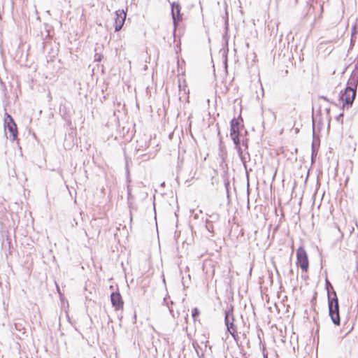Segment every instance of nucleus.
Returning <instances> with one entry per match:
<instances>
[{
    "mask_svg": "<svg viewBox=\"0 0 358 358\" xmlns=\"http://www.w3.org/2000/svg\"><path fill=\"white\" fill-rule=\"evenodd\" d=\"M320 145V138L315 133V123H313V142H312V158L315 155L317 148Z\"/></svg>",
    "mask_w": 358,
    "mask_h": 358,
    "instance_id": "obj_11",
    "label": "nucleus"
},
{
    "mask_svg": "<svg viewBox=\"0 0 358 358\" xmlns=\"http://www.w3.org/2000/svg\"><path fill=\"white\" fill-rule=\"evenodd\" d=\"M125 159H126V169H127V171L129 172V170H128V159H127V157H125Z\"/></svg>",
    "mask_w": 358,
    "mask_h": 358,
    "instance_id": "obj_28",
    "label": "nucleus"
},
{
    "mask_svg": "<svg viewBox=\"0 0 358 358\" xmlns=\"http://www.w3.org/2000/svg\"><path fill=\"white\" fill-rule=\"evenodd\" d=\"M358 86V72L352 71L351 75L347 82L346 87H350L352 90L357 91Z\"/></svg>",
    "mask_w": 358,
    "mask_h": 358,
    "instance_id": "obj_10",
    "label": "nucleus"
},
{
    "mask_svg": "<svg viewBox=\"0 0 358 358\" xmlns=\"http://www.w3.org/2000/svg\"><path fill=\"white\" fill-rule=\"evenodd\" d=\"M164 303H166V306H168L169 309V312L171 313V314H172V315L173 316V309L169 307V303L168 302L166 301V297H164Z\"/></svg>",
    "mask_w": 358,
    "mask_h": 358,
    "instance_id": "obj_24",
    "label": "nucleus"
},
{
    "mask_svg": "<svg viewBox=\"0 0 358 358\" xmlns=\"http://www.w3.org/2000/svg\"><path fill=\"white\" fill-rule=\"evenodd\" d=\"M241 145H242V148H244L243 150V151L248 150V138H243L242 139V142L241 143Z\"/></svg>",
    "mask_w": 358,
    "mask_h": 358,
    "instance_id": "obj_19",
    "label": "nucleus"
},
{
    "mask_svg": "<svg viewBox=\"0 0 358 358\" xmlns=\"http://www.w3.org/2000/svg\"><path fill=\"white\" fill-rule=\"evenodd\" d=\"M207 343H208V341H206L205 342L201 341V344H204L205 349H206V348H207Z\"/></svg>",
    "mask_w": 358,
    "mask_h": 358,
    "instance_id": "obj_30",
    "label": "nucleus"
},
{
    "mask_svg": "<svg viewBox=\"0 0 358 358\" xmlns=\"http://www.w3.org/2000/svg\"><path fill=\"white\" fill-rule=\"evenodd\" d=\"M224 324L227 327V331L229 332L235 341L238 342V335L237 327L234 324V317L233 314V307L231 306L228 310H225L224 313Z\"/></svg>",
    "mask_w": 358,
    "mask_h": 358,
    "instance_id": "obj_2",
    "label": "nucleus"
},
{
    "mask_svg": "<svg viewBox=\"0 0 358 358\" xmlns=\"http://www.w3.org/2000/svg\"><path fill=\"white\" fill-rule=\"evenodd\" d=\"M227 52H228V48H227L226 50H224L223 53H222V55L224 57V65L225 69L227 68Z\"/></svg>",
    "mask_w": 358,
    "mask_h": 358,
    "instance_id": "obj_21",
    "label": "nucleus"
},
{
    "mask_svg": "<svg viewBox=\"0 0 358 358\" xmlns=\"http://www.w3.org/2000/svg\"><path fill=\"white\" fill-rule=\"evenodd\" d=\"M328 286H330V287H331V288L332 289V291H333V290H334V288H333V287H332V285H331V284L330 283V282H329L327 279H326V287H327V289H328ZM327 292H328V293H329V290H327Z\"/></svg>",
    "mask_w": 358,
    "mask_h": 358,
    "instance_id": "obj_26",
    "label": "nucleus"
},
{
    "mask_svg": "<svg viewBox=\"0 0 358 358\" xmlns=\"http://www.w3.org/2000/svg\"><path fill=\"white\" fill-rule=\"evenodd\" d=\"M243 358H248L245 355H243Z\"/></svg>",
    "mask_w": 358,
    "mask_h": 358,
    "instance_id": "obj_39",
    "label": "nucleus"
},
{
    "mask_svg": "<svg viewBox=\"0 0 358 358\" xmlns=\"http://www.w3.org/2000/svg\"><path fill=\"white\" fill-rule=\"evenodd\" d=\"M353 71L355 72H358V58L357 57L355 59V68H354Z\"/></svg>",
    "mask_w": 358,
    "mask_h": 358,
    "instance_id": "obj_25",
    "label": "nucleus"
},
{
    "mask_svg": "<svg viewBox=\"0 0 358 358\" xmlns=\"http://www.w3.org/2000/svg\"><path fill=\"white\" fill-rule=\"evenodd\" d=\"M347 69H348V67H345V68L344 69V70H343V73H345V71L347 70Z\"/></svg>",
    "mask_w": 358,
    "mask_h": 358,
    "instance_id": "obj_35",
    "label": "nucleus"
},
{
    "mask_svg": "<svg viewBox=\"0 0 358 358\" xmlns=\"http://www.w3.org/2000/svg\"><path fill=\"white\" fill-rule=\"evenodd\" d=\"M243 127L239 120L234 117L230 122V134L241 135V129Z\"/></svg>",
    "mask_w": 358,
    "mask_h": 358,
    "instance_id": "obj_9",
    "label": "nucleus"
},
{
    "mask_svg": "<svg viewBox=\"0 0 358 358\" xmlns=\"http://www.w3.org/2000/svg\"><path fill=\"white\" fill-rule=\"evenodd\" d=\"M331 294L334 295L333 297L331 296L330 293H327L329 315L331 317L332 322L335 325H340L341 318L339 313L338 299L335 290H333Z\"/></svg>",
    "mask_w": 358,
    "mask_h": 358,
    "instance_id": "obj_1",
    "label": "nucleus"
},
{
    "mask_svg": "<svg viewBox=\"0 0 358 358\" xmlns=\"http://www.w3.org/2000/svg\"><path fill=\"white\" fill-rule=\"evenodd\" d=\"M321 99H323L324 100L328 101V99H327V97H326V96H321Z\"/></svg>",
    "mask_w": 358,
    "mask_h": 358,
    "instance_id": "obj_33",
    "label": "nucleus"
},
{
    "mask_svg": "<svg viewBox=\"0 0 358 358\" xmlns=\"http://www.w3.org/2000/svg\"><path fill=\"white\" fill-rule=\"evenodd\" d=\"M296 265L303 271L307 272L309 268V261L307 252L303 247L300 246L296 253Z\"/></svg>",
    "mask_w": 358,
    "mask_h": 358,
    "instance_id": "obj_5",
    "label": "nucleus"
},
{
    "mask_svg": "<svg viewBox=\"0 0 358 358\" xmlns=\"http://www.w3.org/2000/svg\"><path fill=\"white\" fill-rule=\"evenodd\" d=\"M263 357L264 358H268V353L263 352Z\"/></svg>",
    "mask_w": 358,
    "mask_h": 358,
    "instance_id": "obj_32",
    "label": "nucleus"
},
{
    "mask_svg": "<svg viewBox=\"0 0 358 358\" xmlns=\"http://www.w3.org/2000/svg\"><path fill=\"white\" fill-rule=\"evenodd\" d=\"M237 152L241 159V162L243 163L244 168L245 169V170H247L246 164L248 161L250 160V156L248 151H246V150L243 151V150L242 149V150L238 151Z\"/></svg>",
    "mask_w": 358,
    "mask_h": 358,
    "instance_id": "obj_12",
    "label": "nucleus"
},
{
    "mask_svg": "<svg viewBox=\"0 0 358 358\" xmlns=\"http://www.w3.org/2000/svg\"><path fill=\"white\" fill-rule=\"evenodd\" d=\"M329 110H330V109H329V108H327V113H329Z\"/></svg>",
    "mask_w": 358,
    "mask_h": 358,
    "instance_id": "obj_36",
    "label": "nucleus"
},
{
    "mask_svg": "<svg viewBox=\"0 0 358 358\" xmlns=\"http://www.w3.org/2000/svg\"><path fill=\"white\" fill-rule=\"evenodd\" d=\"M192 345L198 357L199 358H205L203 349L196 342H193Z\"/></svg>",
    "mask_w": 358,
    "mask_h": 358,
    "instance_id": "obj_14",
    "label": "nucleus"
},
{
    "mask_svg": "<svg viewBox=\"0 0 358 358\" xmlns=\"http://www.w3.org/2000/svg\"><path fill=\"white\" fill-rule=\"evenodd\" d=\"M108 322H112V320L109 317Z\"/></svg>",
    "mask_w": 358,
    "mask_h": 358,
    "instance_id": "obj_37",
    "label": "nucleus"
},
{
    "mask_svg": "<svg viewBox=\"0 0 358 358\" xmlns=\"http://www.w3.org/2000/svg\"><path fill=\"white\" fill-rule=\"evenodd\" d=\"M357 34V28H356V26H353V27L352 28V35H355Z\"/></svg>",
    "mask_w": 358,
    "mask_h": 358,
    "instance_id": "obj_27",
    "label": "nucleus"
},
{
    "mask_svg": "<svg viewBox=\"0 0 358 358\" xmlns=\"http://www.w3.org/2000/svg\"><path fill=\"white\" fill-rule=\"evenodd\" d=\"M137 143L138 145L136 148L137 152L143 151L149 145L147 141H145L143 144H140L138 141H137Z\"/></svg>",
    "mask_w": 358,
    "mask_h": 358,
    "instance_id": "obj_16",
    "label": "nucleus"
},
{
    "mask_svg": "<svg viewBox=\"0 0 358 358\" xmlns=\"http://www.w3.org/2000/svg\"><path fill=\"white\" fill-rule=\"evenodd\" d=\"M357 91L350 87H346L343 91L340 93V99L343 103V108H350L356 97Z\"/></svg>",
    "mask_w": 358,
    "mask_h": 358,
    "instance_id": "obj_4",
    "label": "nucleus"
},
{
    "mask_svg": "<svg viewBox=\"0 0 358 358\" xmlns=\"http://www.w3.org/2000/svg\"><path fill=\"white\" fill-rule=\"evenodd\" d=\"M206 229H207V231L208 232L212 234V235L213 234V233H214V227H213V222L206 221Z\"/></svg>",
    "mask_w": 358,
    "mask_h": 358,
    "instance_id": "obj_17",
    "label": "nucleus"
},
{
    "mask_svg": "<svg viewBox=\"0 0 358 358\" xmlns=\"http://www.w3.org/2000/svg\"><path fill=\"white\" fill-rule=\"evenodd\" d=\"M354 45V42H353V39L352 38H351V45Z\"/></svg>",
    "mask_w": 358,
    "mask_h": 358,
    "instance_id": "obj_34",
    "label": "nucleus"
},
{
    "mask_svg": "<svg viewBox=\"0 0 358 358\" xmlns=\"http://www.w3.org/2000/svg\"><path fill=\"white\" fill-rule=\"evenodd\" d=\"M127 193L128 196L129 197L131 196V189L129 188V187H127Z\"/></svg>",
    "mask_w": 358,
    "mask_h": 358,
    "instance_id": "obj_31",
    "label": "nucleus"
},
{
    "mask_svg": "<svg viewBox=\"0 0 358 358\" xmlns=\"http://www.w3.org/2000/svg\"><path fill=\"white\" fill-rule=\"evenodd\" d=\"M171 13L173 20V24L176 28L182 20V13H181V6L178 2L173 1L171 4Z\"/></svg>",
    "mask_w": 358,
    "mask_h": 358,
    "instance_id": "obj_6",
    "label": "nucleus"
},
{
    "mask_svg": "<svg viewBox=\"0 0 358 358\" xmlns=\"http://www.w3.org/2000/svg\"><path fill=\"white\" fill-rule=\"evenodd\" d=\"M240 136L241 135L230 134V137L235 145V149L237 150V152L243 149L241 145L242 140L240 139Z\"/></svg>",
    "mask_w": 358,
    "mask_h": 358,
    "instance_id": "obj_13",
    "label": "nucleus"
},
{
    "mask_svg": "<svg viewBox=\"0 0 358 358\" xmlns=\"http://www.w3.org/2000/svg\"><path fill=\"white\" fill-rule=\"evenodd\" d=\"M4 129L7 138L15 141L17 138V125L10 115L6 113L4 117Z\"/></svg>",
    "mask_w": 358,
    "mask_h": 358,
    "instance_id": "obj_3",
    "label": "nucleus"
},
{
    "mask_svg": "<svg viewBox=\"0 0 358 358\" xmlns=\"http://www.w3.org/2000/svg\"><path fill=\"white\" fill-rule=\"evenodd\" d=\"M115 31H119L121 30L122 27H123L126 17L127 13L124 10H118L115 11Z\"/></svg>",
    "mask_w": 358,
    "mask_h": 358,
    "instance_id": "obj_8",
    "label": "nucleus"
},
{
    "mask_svg": "<svg viewBox=\"0 0 358 358\" xmlns=\"http://www.w3.org/2000/svg\"><path fill=\"white\" fill-rule=\"evenodd\" d=\"M110 301L115 310L117 311L123 309L124 301L118 291L112 292L110 294Z\"/></svg>",
    "mask_w": 358,
    "mask_h": 358,
    "instance_id": "obj_7",
    "label": "nucleus"
},
{
    "mask_svg": "<svg viewBox=\"0 0 358 358\" xmlns=\"http://www.w3.org/2000/svg\"><path fill=\"white\" fill-rule=\"evenodd\" d=\"M228 26H229V17H228V12L226 10H225V19H224V29H225V33L227 34L228 31Z\"/></svg>",
    "mask_w": 358,
    "mask_h": 358,
    "instance_id": "obj_20",
    "label": "nucleus"
},
{
    "mask_svg": "<svg viewBox=\"0 0 358 358\" xmlns=\"http://www.w3.org/2000/svg\"><path fill=\"white\" fill-rule=\"evenodd\" d=\"M220 150H222L224 148V146L222 144V141L221 140H220Z\"/></svg>",
    "mask_w": 358,
    "mask_h": 358,
    "instance_id": "obj_29",
    "label": "nucleus"
},
{
    "mask_svg": "<svg viewBox=\"0 0 358 358\" xmlns=\"http://www.w3.org/2000/svg\"><path fill=\"white\" fill-rule=\"evenodd\" d=\"M343 113H341L336 117V120L337 122L343 124Z\"/></svg>",
    "mask_w": 358,
    "mask_h": 358,
    "instance_id": "obj_23",
    "label": "nucleus"
},
{
    "mask_svg": "<svg viewBox=\"0 0 358 358\" xmlns=\"http://www.w3.org/2000/svg\"><path fill=\"white\" fill-rule=\"evenodd\" d=\"M220 215L218 213H213L210 215H208V218L206 219V221L210 222H217L219 220Z\"/></svg>",
    "mask_w": 358,
    "mask_h": 358,
    "instance_id": "obj_15",
    "label": "nucleus"
},
{
    "mask_svg": "<svg viewBox=\"0 0 358 358\" xmlns=\"http://www.w3.org/2000/svg\"><path fill=\"white\" fill-rule=\"evenodd\" d=\"M200 315V311L197 308H194L192 310V317L194 321L197 320Z\"/></svg>",
    "mask_w": 358,
    "mask_h": 358,
    "instance_id": "obj_18",
    "label": "nucleus"
},
{
    "mask_svg": "<svg viewBox=\"0 0 358 358\" xmlns=\"http://www.w3.org/2000/svg\"><path fill=\"white\" fill-rule=\"evenodd\" d=\"M103 58V55L99 53H95L94 55V61L95 62H101Z\"/></svg>",
    "mask_w": 358,
    "mask_h": 358,
    "instance_id": "obj_22",
    "label": "nucleus"
},
{
    "mask_svg": "<svg viewBox=\"0 0 358 358\" xmlns=\"http://www.w3.org/2000/svg\"><path fill=\"white\" fill-rule=\"evenodd\" d=\"M141 155L144 157L146 156V154H142Z\"/></svg>",
    "mask_w": 358,
    "mask_h": 358,
    "instance_id": "obj_38",
    "label": "nucleus"
},
{
    "mask_svg": "<svg viewBox=\"0 0 358 358\" xmlns=\"http://www.w3.org/2000/svg\"><path fill=\"white\" fill-rule=\"evenodd\" d=\"M357 58H358V55H357Z\"/></svg>",
    "mask_w": 358,
    "mask_h": 358,
    "instance_id": "obj_40",
    "label": "nucleus"
}]
</instances>
